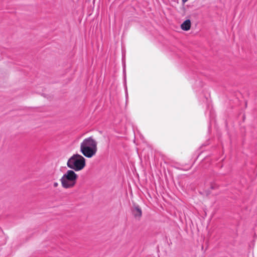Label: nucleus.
<instances>
[{"mask_svg": "<svg viewBox=\"0 0 257 257\" xmlns=\"http://www.w3.org/2000/svg\"><path fill=\"white\" fill-rule=\"evenodd\" d=\"M97 143L92 137L85 139L80 144V152L86 157L90 158L95 155Z\"/></svg>", "mask_w": 257, "mask_h": 257, "instance_id": "f257e3e1", "label": "nucleus"}, {"mask_svg": "<svg viewBox=\"0 0 257 257\" xmlns=\"http://www.w3.org/2000/svg\"><path fill=\"white\" fill-rule=\"evenodd\" d=\"M183 4H185L186 2H187L188 0H182Z\"/></svg>", "mask_w": 257, "mask_h": 257, "instance_id": "0eeeda50", "label": "nucleus"}, {"mask_svg": "<svg viewBox=\"0 0 257 257\" xmlns=\"http://www.w3.org/2000/svg\"><path fill=\"white\" fill-rule=\"evenodd\" d=\"M58 186V183L57 182H54L53 183L54 187H57Z\"/></svg>", "mask_w": 257, "mask_h": 257, "instance_id": "423d86ee", "label": "nucleus"}, {"mask_svg": "<svg viewBox=\"0 0 257 257\" xmlns=\"http://www.w3.org/2000/svg\"><path fill=\"white\" fill-rule=\"evenodd\" d=\"M67 166L75 171H80L85 166V159L79 154H74L68 159Z\"/></svg>", "mask_w": 257, "mask_h": 257, "instance_id": "f03ea898", "label": "nucleus"}, {"mask_svg": "<svg viewBox=\"0 0 257 257\" xmlns=\"http://www.w3.org/2000/svg\"><path fill=\"white\" fill-rule=\"evenodd\" d=\"M191 21L190 20H186L181 25V28L183 30L188 31L190 29Z\"/></svg>", "mask_w": 257, "mask_h": 257, "instance_id": "39448f33", "label": "nucleus"}, {"mask_svg": "<svg viewBox=\"0 0 257 257\" xmlns=\"http://www.w3.org/2000/svg\"><path fill=\"white\" fill-rule=\"evenodd\" d=\"M132 213L136 218H140L142 215V209L138 205L134 206L132 209Z\"/></svg>", "mask_w": 257, "mask_h": 257, "instance_id": "20e7f679", "label": "nucleus"}, {"mask_svg": "<svg viewBox=\"0 0 257 257\" xmlns=\"http://www.w3.org/2000/svg\"><path fill=\"white\" fill-rule=\"evenodd\" d=\"M211 188H212V189H215V186H213V185H212V186H211Z\"/></svg>", "mask_w": 257, "mask_h": 257, "instance_id": "6e6552de", "label": "nucleus"}, {"mask_svg": "<svg viewBox=\"0 0 257 257\" xmlns=\"http://www.w3.org/2000/svg\"><path fill=\"white\" fill-rule=\"evenodd\" d=\"M78 175L73 170H68L60 179L62 186L64 188L73 187L76 182Z\"/></svg>", "mask_w": 257, "mask_h": 257, "instance_id": "7ed1b4c3", "label": "nucleus"}]
</instances>
